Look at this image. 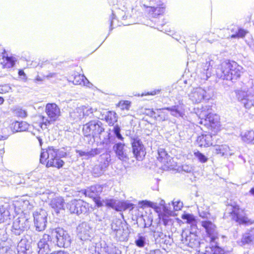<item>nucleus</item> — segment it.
Here are the masks:
<instances>
[{
	"instance_id": "nucleus-9",
	"label": "nucleus",
	"mask_w": 254,
	"mask_h": 254,
	"mask_svg": "<svg viewBox=\"0 0 254 254\" xmlns=\"http://www.w3.org/2000/svg\"><path fill=\"white\" fill-rule=\"evenodd\" d=\"M45 113L48 117H43V121L46 126L50 125L57 121L61 115L60 108L54 103H49L46 104Z\"/></svg>"
},
{
	"instance_id": "nucleus-44",
	"label": "nucleus",
	"mask_w": 254,
	"mask_h": 254,
	"mask_svg": "<svg viewBox=\"0 0 254 254\" xmlns=\"http://www.w3.org/2000/svg\"><path fill=\"white\" fill-rule=\"evenodd\" d=\"M104 203L107 207L112 208H117L119 206L117 200L114 198L106 199Z\"/></svg>"
},
{
	"instance_id": "nucleus-59",
	"label": "nucleus",
	"mask_w": 254,
	"mask_h": 254,
	"mask_svg": "<svg viewBox=\"0 0 254 254\" xmlns=\"http://www.w3.org/2000/svg\"><path fill=\"white\" fill-rule=\"evenodd\" d=\"M81 107H84V117L88 116L92 114L93 112V109L92 108H88L85 106H82Z\"/></svg>"
},
{
	"instance_id": "nucleus-41",
	"label": "nucleus",
	"mask_w": 254,
	"mask_h": 254,
	"mask_svg": "<svg viewBox=\"0 0 254 254\" xmlns=\"http://www.w3.org/2000/svg\"><path fill=\"white\" fill-rule=\"evenodd\" d=\"M193 154L195 158L201 163H205L207 162L208 160V158L206 156L198 150H194Z\"/></svg>"
},
{
	"instance_id": "nucleus-29",
	"label": "nucleus",
	"mask_w": 254,
	"mask_h": 254,
	"mask_svg": "<svg viewBox=\"0 0 254 254\" xmlns=\"http://www.w3.org/2000/svg\"><path fill=\"white\" fill-rule=\"evenodd\" d=\"M111 235L117 241L124 242L128 239V234L127 231L124 228L115 232H111Z\"/></svg>"
},
{
	"instance_id": "nucleus-19",
	"label": "nucleus",
	"mask_w": 254,
	"mask_h": 254,
	"mask_svg": "<svg viewBox=\"0 0 254 254\" xmlns=\"http://www.w3.org/2000/svg\"><path fill=\"white\" fill-rule=\"evenodd\" d=\"M201 223L210 239V243H215L216 240L218 238L215 225L208 220L202 221Z\"/></svg>"
},
{
	"instance_id": "nucleus-1",
	"label": "nucleus",
	"mask_w": 254,
	"mask_h": 254,
	"mask_svg": "<svg viewBox=\"0 0 254 254\" xmlns=\"http://www.w3.org/2000/svg\"><path fill=\"white\" fill-rule=\"evenodd\" d=\"M121 132V127L116 125L103 135L102 142L106 145L113 144L112 149L117 158L122 161H127L129 159V151Z\"/></svg>"
},
{
	"instance_id": "nucleus-17",
	"label": "nucleus",
	"mask_w": 254,
	"mask_h": 254,
	"mask_svg": "<svg viewBox=\"0 0 254 254\" xmlns=\"http://www.w3.org/2000/svg\"><path fill=\"white\" fill-rule=\"evenodd\" d=\"M52 238L47 234H44L37 243L38 254H49L52 250Z\"/></svg>"
},
{
	"instance_id": "nucleus-43",
	"label": "nucleus",
	"mask_w": 254,
	"mask_h": 254,
	"mask_svg": "<svg viewBox=\"0 0 254 254\" xmlns=\"http://www.w3.org/2000/svg\"><path fill=\"white\" fill-rule=\"evenodd\" d=\"M211 243V254H228L224 250L218 246L215 242L214 243V245H213Z\"/></svg>"
},
{
	"instance_id": "nucleus-10",
	"label": "nucleus",
	"mask_w": 254,
	"mask_h": 254,
	"mask_svg": "<svg viewBox=\"0 0 254 254\" xmlns=\"http://www.w3.org/2000/svg\"><path fill=\"white\" fill-rule=\"evenodd\" d=\"M67 207L70 212L79 216L80 214L88 215L89 212V204L81 199H73L67 203Z\"/></svg>"
},
{
	"instance_id": "nucleus-25",
	"label": "nucleus",
	"mask_w": 254,
	"mask_h": 254,
	"mask_svg": "<svg viewBox=\"0 0 254 254\" xmlns=\"http://www.w3.org/2000/svg\"><path fill=\"white\" fill-rule=\"evenodd\" d=\"M75 152L78 154L80 157H83L85 159H88L100 154L102 152V149L99 148H92L90 150L87 151L76 149Z\"/></svg>"
},
{
	"instance_id": "nucleus-28",
	"label": "nucleus",
	"mask_w": 254,
	"mask_h": 254,
	"mask_svg": "<svg viewBox=\"0 0 254 254\" xmlns=\"http://www.w3.org/2000/svg\"><path fill=\"white\" fill-rule=\"evenodd\" d=\"M84 107H77L69 112V117L73 122H77L84 117Z\"/></svg>"
},
{
	"instance_id": "nucleus-50",
	"label": "nucleus",
	"mask_w": 254,
	"mask_h": 254,
	"mask_svg": "<svg viewBox=\"0 0 254 254\" xmlns=\"http://www.w3.org/2000/svg\"><path fill=\"white\" fill-rule=\"evenodd\" d=\"M198 212L199 216L203 218H208V216L210 215L207 208L204 210V208L202 207L198 208Z\"/></svg>"
},
{
	"instance_id": "nucleus-47",
	"label": "nucleus",
	"mask_w": 254,
	"mask_h": 254,
	"mask_svg": "<svg viewBox=\"0 0 254 254\" xmlns=\"http://www.w3.org/2000/svg\"><path fill=\"white\" fill-rule=\"evenodd\" d=\"M143 219L144 221V227L145 228L151 227L153 221V217L150 214L149 215H143Z\"/></svg>"
},
{
	"instance_id": "nucleus-15",
	"label": "nucleus",
	"mask_w": 254,
	"mask_h": 254,
	"mask_svg": "<svg viewBox=\"0 0 254 254\" xmlns=\"http://www.w3.org/2000/svg\"><path fill=\"white\" fill-rule=\"evenodd\" d=\"M229 213L232 219L239 224H252L254 222V221L249 219L237 205L232 207Z\"/></svg>"
},
{
	"instance_id": "nucleus-36",
	"label": "nucleus",
	"mask_w": 254,
	"mask_h": 254,
	"mask_svg": "<svg viewBox=\"0 0 254 254\" xmlns=\"http://www.w3.org/2000/svg\"><path fill=\"white\" fill-rule=\"evenodd\" d=\"M105 119L108 125L113 126V127L117 125H115L118 120L117 114L114 111H108L105 115Z\"/></svg>"
},
{
	"instance_id": "nucleus-32",
	"label": "nucleus",
	"mask_w": 254,
	"mask_h": 254,
	"mask_svg": "<svg viewBox=\"0 0 254 254\" xmlns=\"http://www.w3.org/2000/svg\"><path fill=\"white\" fill-rule=\"evenodd\" d=\"M29 125L24 121H15L12 124V128L13 131H25L28 130Z\"/></svg>"
},
{
	"instance_id": "nucleus-24",
	"label": "nucleus",
	"mask_w": 254,
	"mask_h": 254,
	"mask_svg": "<svg viewBox=\"0 0 254 254\" xmlns=\"http://www.w3.org/2000/svg\"><path fill=\"white\" fill-rule=\"evenodd\" d=\"M64 199L60 196H56L53 198L50 202V206L57 214L60 213L61 210H64Z\"/></svg>"
},
{
	"instance_id": "nucleus-53",
	"label": "nucleus",
	"mask_w": 254,
	"mask_h": 254,
	"mask_svg": "<svg viewBox=\"0 0 254 254\" xmlns=\"http://www.w3.org/2000/svg\"><path fill=\"white\" fill-rule=\"evenodd\" d=\"M130 105V102L128 101H122L119 103V106L122 110H128Z\"/></svg>"
},
{
	"instance_id": "nucleus-8",
	"label": "nucleus",
	"mask_w": 254,
	"mask_h": 254,
	"mask_svg": "<svg viewBox=\"0 0 254 254\" xmlns=\"http://www.w3.org/2000/svg\"><path fill=\"white\" fill-rule=\"evenodd\" d=\"M82 130L85 136L92 135L93 137H97L104 131L105 128L103 124L100 121L94 120L84 125Z\"/></svg>"
},
{
	"instance_id": "nucleus-37",
	"label": "nucleus",
	"mask_w": 254,
	"mask_h": 254,
	"mask_svg": "<svg viewBox=\"0 0 254 254\" xmlns=\"http://www.w3.org/2000/svg\"><path fill=\"white\" fill-rule=\"evenodd\" d=\"M242 139L247 143H252L254 140V131L253 130H246L241 134Z\"/></svg>"
},
{
	"instance_id": "nucleus-35",
	"label": "nucleus",
	"mask_w": 254,
	"mask_h": 254,
	"mask_svg": "<svg viewBox=\"0 0 254 254\" xmlns=\"http://www.w3.org/2000/svg\"><path fill=\"white\" fill-rule=\"evenodd\" d=\"M8 204H5L0 206V223L4 220L10 219V212L8 209Z\"/></svg>"
},
{
	"instance_id": "nucleus-48",
	"label": "nucleus",
	"mask_w": 254,
	"mask_h": 254,
	"mask_svg": "<svg viewBox=\"0 0 254 254\" xmlns=\"http://www.w3.org/2000/svg\"><path fill=\"white\" fill-rule=\"evenodd\" d=\"M27 236L30 238L29 241L31 242V244L32 242H36L40 238V235L38 233L31 230L28 231Z\"/></svg>"
},
{
	"instance_id": "nucleus-2",
	"label": "nucleus",
	"mask_w": 254,
	"mask_h": 254,
	"mask_svg": "<svg viewBox=\"0 0 254 254\" xmlns=\"http://www.w3.org/2000/svg\"><path fill=\"white\" fill-rule=\"evenodd\" d=\"M68 147H64L63 150H59L50 146L46 151L43 150L40 154V162L42 164H46L47 167H54L58 169L62 168L64 161L61 158H64L67 156V151Z\"/></svg>"
},
{
	"instance_id": "nucleus-5",
	"label": "nucleus",
	"mask_w": 254,
	"mask_h": 254,
	"mask_svg": "<svg viewBox=\"0 0 254 254\" xmlns=\"http://www.w3.org/2000/svg\"><path fill=\"white\" fill-rule=\"evenodd\" d=\"M51 237L56 240L57 245L60 248H68L70 246L71 239L68 232L63 227H52L50 229Z\"/></svg>"
},
{
	"instance_id": "nucleus-56",
	"label": "nucleus",
	"mask_w": 254,
	"mask_h": 254,
	"mask_svg": "<svg viewBox=\"0 0 254 254\" xmlns=\"http://www.w3.org/2000/svg\"><path fill=\"white\" fill-rule=\"evenodd\" d=\"M11 90V87L8 84H4L0 86V93L4 94L8 92Z\"/></svg>"
},
{
	"instance_id": "nucleus-23",
	"label": "nucleus",
	"mask_w": 254,
	"mask_h": 254,
	"mask_svg": "<svg viewBox=\"0 0 254 254\" xmlns=\"http://www.w3.org/2000/svg\"><path fill=\"white\" fill-rule=\"evenodd\" d=\"M17 254H31V242L27 238H22L19 242L17 247Z\"/></svg>"
},
{
	"instance_id": "nucleus-31",
	"label": "nucleus",
	"mask_w": 254,
	"mask_h": 254,
	"mask_svg": "<svg viewBox=\"0 0 254 254\" xmlns=\"http://www.w3.org/2000/svg\"><path fill=\"white\" fill-rule=\"evenodd\" d=\"M214 64V61L210 60L208 59V60H206V63H203L202 65L203 70L201 72L203 74L202 78L207 79L211 76V68Z\"/></svg>"
},
{
	"instance_id": "nucleus-42",
	"label": "nucleus",
	"mask_w": 254,
	"mask_h": 254,
	"mask_svg": "<svg viewBox=\"0 0 254 254\" xmlns=\"http://www.w3.org/2000/svg\"><path fill=\"white\" fill-rule=\"evenodd\" d=\"M105 168L106 167L102 165V161H101L99 165H95L93 168V173L95 176H99L104 173Z\"/></svg>"
},
{
	"instance_id": "nucleus-62",
	"label": "nucleus",
	"mask_w": 254,
	"mask_h": 254,
	"mask_svg": "<svg viewBox=\"0 0 254 254\" xmlns=\"http://www.w3.org/2000/svg\"><path fill=\"white\" fill-rule=\"evenodd\" d=\"M151 231L154 232V237H157V239L158 237H163L164 234L162 232H156L154 230L150 229Z\"/></svg>"
},
{
	"instance_id": "nucleus-46",
	"label": "nucleus",
	"mask_w": 254,
	"mask_h": 254,
	"mask_svg": "<svg viewBox=\"0 0 254 254\" xmlns=\"http://www.w3.org/2000/svg\"><path fill=\"white\" fill-rule=\"evenodd\" d=\"M100 158V159L103 161L102 165L107 168L111 160L110 155L108 153H103L101 155Z\"/></svg>"
},
{
	"instance_id": "nucleus-30",
	"label": "nucleus",
	"mask_w": 254,
	"mask_h": 254,
	"mask_svg": "<svg viewBox=\"0 0 254 254\" xmlns=\"http://www.w3.org/2000/svg\"><path fill=\"white\" fill-rule=\"evenodd\" d=\"M6 52L4 49H3L2 52V58L3 60V62L1 64H2L3 68H11L13 67L15 64V59L13 57H8L6 55Z\"/></svg>"
},
{
	"instance_id": "nucleus-22",
	"label": "nucleus",
	"mask_w": 254,
	"mask_h": 254,
	"mask_svg": "<svg viewBox=\"0 0 254 254\" xmlns=\"http://www.w3.org/2000/svg\"><path fill=\"white\" fill-rule=\"evenodd\" d=\"M215 136L211 134H202L197 137L196 143L199 147H207L210 146L215 145L213 142L214 137Z\"/></svg>"
},
{
	"instance_id": "nucleus-55",
	"label": "nucleus",
	"mask_w": 254,
	"mask_h": 254,
	"mask_svg": "<svg viewBox=\"0 0 254 254\" xmlns=\"http://www.w3.org/2000/svg\"><path fill=\"white\" fill-rule=\"evenodd\" d=\"M116 19V16L114 13L113 11H112V14L110 17L109 21H110V32H111L114 29V20Z\"/></svg>"
},
{
	"instance_id": "nucleus-49",
	"label": "nucleus",
	"mask_w": 254,
	"mask_h": 254,
	"mask_svg": "<svg viewBox=\"0 0 254 254\" xmlns=\"http://www.w3.org/2000/svg\"><path fill=\"white\" fill-rule=\"evenodd\" d=\"M14 114L17 117L24 118L27 117V112L21 108H17L14 110Z\"/></svg>"
},
{
	"instance_id": "nucleus-40",
	"label": "nucleus",
	"mask_w": 254,
	"mask_h": 254,
	"mask_svg": "<svg viewBox=\"0 0 254 254\" xmlns=\"http://www.w3.org/2000/svg\"><path fill=\"white\" fill-rule=\"evenodd\" d=\"M122 221L120 219H115L111 224V232H115L119 229L123 228Z\"/></svg>"
},
{
	"instance_id": "nucleus-34",
	"label": "nucleus",
	"mask_w": 254,
	"mask_h": 254,
	"mask_svg": "<svg viewBox=\"0 0 254 254\" xmlns=\"http://www.w3.org/2000/svg\"><path fill=\"white\" fill-rule=\"evenodd\" d=\"M85 80H87L84 75L75 73L69 77L68 80L72 82L75 85H80L85 84Z\"/></svg>"
},
{
	"instance_id": "nucleus-18",
	"label": "nucleus",
	"mask_w": 254,
	"mask_h": 254,
	"mask_svg": "<svg viewBox=\"0 0 254 254\" xmlns=\"http://www.w3.org/2000/svg\"><path fill=\"white\" fill-rule=\"evenodd\" d=\"M78 237L82 241L90 240L93 237V229L90 224L82 222L76 228Z\"/></svg>"
},
{
	"instance_id": "nucleus-4",
	"label": "nucleus",
	"mask_w": 254,
	"mask_h": 254,
	"mask_svg": "<svg viewBox=\"0 0 254 254\" xmlns=\"http://www.w3.org/2000/svg\"><path fill=\"white\" fill-rule=\"evenodd\" d=\"M183 105H175L170 107H167L162 108L156 109V110L158 112L157 118L160 121H165L169 120V116L168 113L164 112V110H167L170 112L171 116L177 118L185 119L186 117L185 114V109L183 108Z\"/></svg>"
},
{
	"instance_id": "nucleus-3",
	"label": "nucleus",
	"mask_w": 254,
	"mask_h": 254,
	"mask_svg": "<svg viewBox=\"0 0 254 254\" xmlns=\"http://www.w3.org/2000/svg\"><path fill=\"white\" fill-rule=\"evenodd\" d=\"M243 67L234 61L227 60L223 62L221 67L216 70L217 77L222 80L236 82L244 73Z\"/></svg>"
},
{
	"instance_id": "nucleus-54",
	"label": "nucleus",
	"mask_w": 254,
	"mask_h": 254,
	"mask_svg": "<svg viewBox=\"0 0 254 254\" xmlns=\"http://www.w3.org/2000/svg\"><path fill=\"white\" fill-rule=\"evenodd\" d=\"M172 205L173 206L174 209L175 211H178L181 210V208L183 207V203L180 200H177L176 201H173Z\"/></svg>"
},
{
	"instance_id": "nucleus-61",
	"label": "nucleus",
	"mask_w": 254,
	"mask_h": 254,
	"mask_svg": "<svg viewBox=\"0 0 254 254\" xmlns=\"http://www.w3.org/2000/svg\"><path fill=\"white\" fill-rule=\"evenodd\" d=\"M142 2V4L144 2H146V3L155 2L157 5H158L160 4V0H143Z\"/></svg>"
},
{
	"instance_id": "nucleus-16",
	"label": "nucleus",
	"mask_w": 254,
	"mask_h": 254,
	"mask_svg": "<svg viewBox=\"0 0 254 254\" xmlns=\"http://www.w3.org/2000/svg\"><path fill=\"white\" fill-rule=\"evenodd\" d=\"M235 92L238 100L244 104L246 109H250L254 106V94L243 90H236Z\"/></svg>"
},
{
	"instance_id": "nucleus-26",
	"label": "nucleus",
	"mask_w": 254,
	"mask_h": 254,
	"mask_svg": "<svg viewBox=\"0 0 254 254\" xmlns=\"http://www.w3.org/2000/svg\"><path fill=\"white\" fill-rule=\"evenodd\" d=\"M254 240V229H251L245 233L242 237L241 240L238 242L241 246H245L250 245Z\"/></svg>"
},
{
	"instance_id": "nucleus-64",
	"label": "nucleus",
	"mask_w": 254,
	"mask_h": 254,
	"mask_svg": "<svg viewBox=\"0 0 254 254\" xmlns=\"http://www.w3.org/2000/svg\"><path fill=\"white\" fill-rule=\"evenodd\" d=\"M149 254H162V252L159 249L150 251Z\"/></svg>"
},
{
	"instance_id": "nucleus-52",
	"label": "nucleus",
	"mask_w": 254,
	"mask_h": 254,
	"mask_svg": "<svg viewBox=\"0 0 254 254\" xmlns=\"http://www.w3.org/2000/svg\"><path fill=\"white\" fill-rule=\"evenodd\" d=\"M181 170L186 173H191L193 171V167L191 165L184 164L181 167Z\"/></svg>"
},
{
	"instance_id": "nucleus-27",
	"label": "nucleus",
	"mask_w": 254,
	"mask_h": 254,
	"mask_svg": "<svg viewBox=\"0 0 254 254\" xmlns=\"http://www.w3.org/2000/svg\"><path fill=\"white\" fill-rule=\"evenodd\" d=\"M103 190V187L100 185H95L91 186L85 191V194L90 198H95L100 195Z\"/></svg>"
},
{
	"instance_id": "nucleus-63",
	"label": "nucleus",
	"mask_w": 254,
	"mask_h": 254,
	"mask_svg": "<svg viewBox=\"0 0 254 254\" xmlns=\"http://www.w3.org/2000/svg\"><path fill=\"white\" fill-rule=\"evenodd\" d=\"M18 75L23 79L25 78L26 77V74L22 69L19 70Z\"/></svg>"
},
{
	"instance_id": "nucleus-6",
	"label": "nucleus",
	"mask_w": 254,
	"mask_h": 254,
	"mask_svg": "<svg viewBox=\"0 0 254 254\" xmlns=\"http://www.w3.org/2000/svg\"><path fill=\"white\" fill-rule=\"evenodd\" d=\"M196 114L201 120L200 124L204 123L205 126H209L212 128H215L219 125L218 116L211 113L209 111V106L202 107L200 110H198Z\"/></svg>"
},
{
	"instance_id": "nucleus-39",
	"label": "nucleus",
	"mask_w": 254,
	"mask_h": 254,
	"mask_svg": "<svg viewBox=\"0 0 254 254\" xmlns=\"http://www.w3.org/2000/svg\"><path fill=\"white\" fill-rule=\"evenodd\" d=\"M215 150L217 154L220 155V156H225L227 155L230 150V148L228 145L223 144L216 146Z\"/></svg>"
},
{
	"instance_id": "nucleus-11",
	"label": "nucleus",
	"mask_w": 254,
	"mask_h": 254,
	"mask_svg": "<svg viewBox=\"0 0 254 254\" xmlns=\"http://www.w3.org/2000/svg\"><path fill=\"white\" fill-rule=\"evenodd\" d=\"M34 224L36 231L43 232L47 227V213L42 209H39L33 212Z\"/></svg>"
},
{
	"instance_id": "nucleus-33",
	"label": "nucleus",
	"mask_w": 254,
	"mask_h": 254,
	"mask_svg": "<svg viewBox=\"0 0 254 254\" xmlns=\"http://www.w3.org/2000/svg\"><path fill=\"white\" fill-rule=\"evenodd\" d=\"M182 219L186 220L187 223L190 224V230H196L197 222L195 217L191 214H185L182 215Z\"/></svg>"
},
{
	"instance_id": "nucleus-7",
	"label": "nucleus",
	"mask_w": 254,
	"mask_h": 254,
	"mask_svg": "<svg viewBox=\"0 0 254 254\" xmlns=\"http://www.w3.org/2000/svg\"><path fill=\"white\" fill-rule=\"evenodd\" d=\"M187 94L192 103L197 104L203 101L209 100L212 97L213 92L209 89L206 90L199 87L191 88Z\"/></svg>"
},
{
	"instance_id": "nucleus-58",
	"label": "nucleus",
	"mask_w": 254,
	"mask_h": 254,
	"mask_svg": "<svg viewBox=\"0 0 254 254\" xmlns=\"http://www.w3.org/2000/svg\"><path fill=\"white\" fill-rule=\"evenodd\" d=\"M139 204L141 207H146V206L153 207V203L150 201H148L147 200H144L140 201L139 202Z\"/></svg>"
},
{
	"instance_id": "nucleus-38",
	"label": "nucleus",
	"mask_w": 254,
	"mask_h": 254,
	"mask_svg": "<svg viewBox=\"0 0 254 254\" xmlns=\"http://www.w3.org/2000/svg\"><path fill=\"white\" fill-rule=\"evenodd\" d=\"M148 242L146 236L138 234L134 241L135 245L138 248H143Z\"/></svg>"
},
{
	"instance_id": "nucleus-14",
	"label": "nucleus",
	"mask_w": 254,
	"mask_h": 254,
	"mask_svg": "<svg viewBox=\"0 0 254 254\" xmlns=\"http://www.w3.org/2000/svg\"><path fill=\"white\" fill-rule=\"evenodd\" d=\"M196 232V230H187L184 231L181 235V241L182 243L191 248L199 246V239Z\"/></svg>"
},
{
	"instance_id": "nucleus-57",
	"label": "nucleus",
	"mask_w": 254,
	"mask_h": 254,
	"mask_svg": "<svg viewBox=\"0 0 254 254\" xmlns=\"http://www.w3.org/2000/svg\"><path fill=\"white\" fill-rule=\"evenodd\" d=\"M92 198H93L96 205L98 207H100L103 205V204L104 203V200H101V197L99 196H96V197Z\"/></svg>"
},
{
	"instance_id": "nucleus-13",
	"label": "nucleus",
	"mask_w": 254,
	"mask_h": 254,
	"mask_svg": "<svg viewBox=\"0 0 254 254\" xmlns=\"http://www.w3.org/2000/svg\"><path fill=\"white\" fill-rule=\"evenodd\" d=\"M132 152L137 160H142L146 154L145 148L138 136L131 137Z\"/></svg>"
},
{
	"instance_id": "nucleus-20",
	"label": "nucleus",
	"mask_w": 254,
	"mask_h": 254,
	"mask_svg": "<svg viewBox=\"0 0 254 254\" xmlns=\"http://www.w3.org/2000/svg\"><path fill=\"white\" fill-rule=\"evenodd\" d=\"M143 6L148 9L147 11L150 16L156 17L158 15H161L164 13L165 6L164 4L160 0V4L157 5L155 2L150 3H143Z\"/></svg>"
},
{
	"instance_id": "nucleus-51",
	"label": "nucleus",
	"mask_w": 254,
	"mask_h": 254,
	"mask_svg": "<svg viewBox=\"0 0 254 254\" xmlns=\"http://www.w3.org/2000/svg\"><path fill=\"white\" fill-rule=\"evenodd\" d=\"M93 251H94V253H92V254H109V253L107 252V248L104 247V248H98V250H97L96 247L93 248Z\"/></svg>"
},
{
	"instance_id": "nucleus-60",
	"label": "nucleus",
	"mask_w": 254,
	"mask_h": 254,
	"mask_svg": "<svg viewBox=\"0 0 254 254\" xmlns=\"http://www.w3.org/2000/svg\"><path fill=\"white\" fill-rule=\"evenodd\" d=\"M160 92V89L154 90L150 92H144L142 93L141 94V96H146V95H155L157 94H158Z\"/></svg>"
},
{
	"instance_id": "nucleus-12",
	"label": "nucleus",
	"mask_w": 254,
	"mask_h": 254,
	"mask_svg": "<svg viewBox=\"0 0 254 254\" xmlns=\"http://www.w3.org/2000/svg\"><path fill=\"white\" fill-rule=\"evenodd\" d=\"M29 221L27 219L24 217L15 219L10 229L11 237L20 236L29 228Z\"/></svg>"
},
{
	"instance_id": "nucleus-45",
	"label": "nucleus",
	"mask_w": 254,
	"mask_h": 254,
	"mask_svg": "<svg viewBox=\"0 0 254 254\" xmlns=\"http://www.w3.org/2000/svg\"><path fill=\"white\" fill-rule=\"evenodd\" d=\"M247 32V30L243 28H240L238 29L237 31L235 34H232L231 37L232 38H243L245 36Z\"/></svg>"
},
{
	"instance_id": "nucleus-21",
	"label": "nucleus",
	"mask_w": 254,
	"mask_h": 254,
	"mask_svg": "<svg viewBox=\"0 0 254 254\" xmlns=\"http://www.w3.org/2000/svg\"><path fill=\"white\" fill-rule=\"evenodd\" d=\"M158 155L157 159L159 161L162 163L169 169H172L174 168L175 163L174 162L173 158L168 154L167 151L164 148H160L158 149Z\"/></svg>"
}]
</instances>
